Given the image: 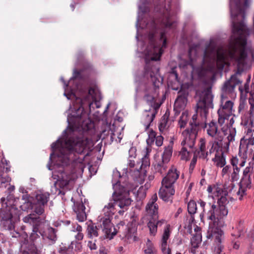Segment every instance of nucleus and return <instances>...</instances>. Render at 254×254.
<instances>
[{"mask_svg": "<svg viewBox=\"0 0 254 254\" xmlns=\"http://www.w3.org/2000/svg\"><path fill=\"white\" fill-rule=\"evenodd\" d=\"M252 175H249L247 177L242 176L239 184V190L237 191L236 194L239 197V199L242 200L244 196L246 195V191L248 189L252 187Z\"/></svg>", "mask_w": 254, "mask_h": 254, "instance_id": "obj_18", "label": "nucleus"}, {"mask_svg": "<svg viewBox=\"0 0 254 254\" xmlns=\"http://www.w3.org/2000/svg\"><path fill=\"white\" fill-rule=\"evenodd\" d=\"M72 181V178L70 175H68L65 172H63L61 174V176L59 177V179L55 182L54 186L52 187V191L58 194L62 193V191L60 189H64L67 188V186Z\"/></svg>", "mask_w": 254, "mask_h": 254, "instance_id": "obj_17", "label": "nucleus"}, {"mask_svg": "<svg viewBox=\"0 0 254 254\" xmlns=\"http://www.w3.org/2000/svg\"><path fill=\"white\" fill-rule=\"evenodd\" d=\"M113 187L114 190L112 194V199L107 205H105L103 211L108 213L109 215L114 214L117 211L118 206L123 210H119L118 213L123 215L124 212L127 210L128 206L132 201L129 197V190L121 186L118 179L121 178L120 173L117 170H114L113 174Z\"/></svg>", "mask_w": 254, "mask_h": 254, "instance_id": "obj_5", "label": "nucleus"}, {"mask_svg": "<svg viewBox=\"0 0 254 254\" xmlns=\"http://www.w3.org/2000/svg\"><path fill=\"white\" fill-rule=\"evenodd\" d=\"M168 163H165L164 161L161 160L157 161L154 164V170L156 172L159 173L160 174H164L167 168V164Z\"/></svg>", "mask_w": 254, "mask_h": 254, "instance_id": "obj_32", "label": "nucleus"}, {"mask_svg": "<svg viewBox=\"0 0 254 254\" xmlns=\"http://www.w3.org/2000/svg\"><path fill=\"white\" fill-rule=\"evenodd\" d=\"M168 127V118L164 116L161 118L159 125V130L162 132L167 129Z\"/></svg>", "mask_w": 254, "mask_h": 254, "instance_id": "obj_39", "label": "nucleus"}, {"mask_svg": "<svg viewBox=\"0 0 254 254\" xmlns=\"http://www.w3.org/2000/svg\"><path fill=\"white\" fill-rule=\"evenodd\" d=\"M73 209L76 213L77 219L79 221L83 222L86 219L85 207L82 201L74 202Z\"/></svg>", "mask_w": 254, "mask_h": 254, "instance_id": "obj_22", "label": "nucleus"}, {"mask_svg": "<svg viewBox=\"0 0 254 254\" xmlns=\"http://www.w3.org/2000/svg\"><path fill=\"white\" fill-rule=\"evenodd\" d=\"M242 225H243V223L241 221H240L239 222V227L238 228V230H239L238 233L237 234H232V235L236 237H241L243 234V232L242 230Z\"/></svg>", "mask_w": 254, "mask_h": 254, "instance_id": "obj_57", "label": "nucleus"}, {"mask_svg": "<svg viewBox=\"0 0 254 254\" xmlns=\"http://www.w3.org/2000/svg\"><path fill=\"white\" fill-rule=\"evenodd\" d=\"M164 19L162 20V25L165 28L173 29L176 26V22L172 20L171 17V12L168 9L164 13Z\"/></svg>", "mask_w": 254, "mask_h": 254, "instance_id": "obj_26", "label": "nucleus"}, {"mask_svg": "<svg viewBox=\"0 0 254 254\" xmlns=\"http://www.w3.org/2000/svg\"><path fill=\"white\" fill-rule=\"evenodd\" d=\"M222 140L214 139L210 140L206 147L205 139L201 138L199 142V150L198 155L202 159L208 160L207 156L212 153H219L222 150Z\"/></svg>", "mask_w": 254, "mask_h": 254, "instance_id": "obj_9", "label": "nucleus"}, {"mask_svg": "<svg viewBox=\"0 0 254 254\" xmlns=\"http://www.w3.org/2000/svg\"><path fill=\"white\" fill-rule=\"evenodd\" d=\"M246 105L247 104L245 101H241L238 107V112L241 113L244 111L246 108Z\"/></svg>", "mask_w": 254, "mask_h": 254, "instance_id": "obj_58", "label": "nucleus"}, {"mask_svg": "<svg viewBox=\"0 0 254 254\" xmlns=\"http://www.w3.org/2000/svg\"><path fill=\"white\" fill-rule=\"evenodd\" d=\"M219 125L217 122L212 120L208 123H205L204 128L208 136L214 139L223 140V136L221 134V130L219 129Z\"/></svg>", "mask_w": 254, "mask_h": 254, "instance_id": "obj_16", "label": "nucleus"}, {"mask_svg": "<svg viewBox=\"0 0 254 254\" xmlns=\"http://www.w3.org/2000/svg\"><path fill=\"white\" fill-rule=\"evenodd\" d=\"M155 144L158 146H161L163 144V137L161 135L156 136L155 139Z\"/></svg>", "mask_w": 254, "mask_h": 254, "instance_id": "obj_56", "label": "nucleus"}, {"mask_svg": "<svg viewBox=\"0 0 254 254\" xmlns=\"http://www.w3.org/2000/svg\"><path fill=\"white\" fill-rule=\"evenodd\" d=\"M242 158V160L241 161V162L239 164L240 166L241 167H244L245 166L246 162V159L247 158V154L245 151V152H244L243 154Z\"/></svg>", "mask_w": 254, "mask_h": 254, "instance_id": "obj_59", "label": "nucleus"}, {"mask_svg": "<svg viewBox=\"0 0 254 254\" xmlns=\"http://www.w3.org/2000/svg\"><path fill=\"white\" fill-rule=\"evenodd\" d=\"M198 203L203 209L200 214V218L201 222L204 221V219L210 221L209 222V228L217 227L219 225L218 219L217 214L216 205L214 203H206L204 201L199 200Z\"/></svg>", "mask_w": 254, "mask_h": 254, "instance_id": "obj_8", "label": "nucleus"}, {"mask_svg": "<svg viewBox=\"0 0 254 254\" xmlns=\"http://www.w3.org/2000/svg\"><path fill=\"white\" fill-rule=\"evenodd\" d=\"M174 185L162 182V187L159 191V197L164 201H172V196L175 194Z\"/></svg>", "mask_w": 254, "mask_h": 254, "instance_id": "obj_20", "label": "nucleus"}, {"mask_svg": "<svg viewBox=\"0 0 254 254\" xmlns=\"http://www.w3.org/2000/svg\"><path fill=\"white\" fill-rule=\"evenodd\" d=\"M13 218V217L11 213H10L9 216L7 218H2L1 221V225L5 230L12 231L14 228Z\"/></svg>", "mask_w": 254, "mask_h": 254, "instance_id": "obj_27", "label": "nucleus"}, {"mask_svg": "<svg viewBox=\"0 0 254 254\" xmlns=\"http://www.w3.org/2000/svg\"><path fill=\"white\" fill-rule=\"evenodd\" d=\"M161 248L163 254L171 253V249L168 247L167 242L161 241Z\"/></svg>", "mask_w": 254, "mask_h": 254, "instance_id": "obj_48", "label": "nucleus"}, {"mask_svg": "<svg viewBox=\"0 0 254 254\" xmlns=\"http://www.w3.org/2000/svg\"><path fill=\"white\" fill-rule=\"evenodd\" d=\"M150 165V162L148 157L145 155L142 158L141 164L139 166V169H142L146 167H148Z\"/></svg>", "mask_w": 254, "mask_h": 254, "instance_id": "obj_49", "label": "nucleus"}, {"mask_svg": "<svg viewBox=\"0 0 254 254\" xmlns=\"http://www.w3.org/2000/svg\"><path fill=\"white\" fill-rule=\"evenodd\" d=\"M25 223H29L30 229L32 232L30 233L29 239L31 241L34 242L40 238V235H42V232L40 229L42 224L39 217H35L34 214H30L23 219Z\"/></svg>", "mask_w": 254, "mask_h": 254, "instance_id": "obj_12", "label": "nucleus"}, {"mask_svg": "<svg viewBox=\"0 0 254 254\" xmlns=\"http://www.w3.org/2000/svg\"><path fill=\"white\" fill-rule=\"evenodd\" d=\"M250 80V77H249L247 79V82L245 83L244 87H242V89L241 88V87H240V89L242 91H245L246 93L249 92Z\"/></svg>", "mask_w": 254, "mask_h": 254, "instance_id": "obj_54", "label": "nucleus"}, {"mask_svg": "<svg viewBox=\"0 0 254 254\" xmlns=\"http://www.w3.org/2000/svg\"><path fill=\"white\" fill-rule=\"evenodd\" d=\"M140 2H142V4H138V9H139V12H138V15L136 21V26L137 28L139 24V14L140 12H141L142 13H145L147 11L148 8L145 5V2H144V1H145V0H140Z\"/></svg>", "mask_w": 254, "mask_h": 254, "instance_id": "obj_38", "label": "nucleus"}, {"mask_svg": "<svg viewBox=\"0 0 254 254\" xmlns=\"http://www.w3.org/2000/svg\"><path fill=\"white\" fill-rule=\"evenodd\" d=\"M93 145L92 140L84 136L59 139L51 145L52 153L50 160L55 155L57 161L61 162L60 165H67L73 163L81 167Z\"/></svg>", "mask_w": 254, "mask_h": 254, "instance_id": "obj_3", "label": "nucleus"}, {"mask_svg": "<svg viewBox=\"0 0 254 254\" xmlns=\"http://www.w3.org/2000/svg\"><path fill=\"white\" fill-rule=\"evenodd\" d=\"M71 231L74 232H77L82 231V227L78 224H73L72 225Z\"/></svg>", "mask_w": 254, "mask_h": 254, "instance_id": "obj_55", "label": "nucleus"}, {"mask_svg": "<svg viewBox=\"0 0 254 254\" xmlns=\"http://www.w3.org/2000/svg\"><path fill=\"white\" fill-rule=\"evenodd\" d=\"M229 200L226 196H221L217 201L218 206L227 207L226 205L228 204Z\"/></svg>", "mask_w": 254, "mask_h": 254, "instance_id": "obj_46", "label": "nucleus"}, {"mask_svg": "<svg viewBox=\"0 0 254 254\" xmlns=\"http://www.w3.org/2000/svg\"><path fill=\"white\" fill-rule=\"evenodd\" d=\"M240 169L238 167L233 168V172L231 174L232 182L237 181L239 179Z\"/></svg>", "mask_w": 254, "mask_h": 254, "instance_id": "obj_44", "label": "nucleus"}, {"mask_svg": "<svg viewBox=\"0 0 254 254\" xmlns=\"http://www.w3.org/2000/svg\"><path fill=\"white\" fill-rule=\"evenodd\" d=\"M153 24L154 28L148 36L149 44L144 51L146 62L144 75L150 78V81L145 84L144 89V99L150 106L148 110L144 111L142 115V123L145 129L150 127L160 106L155 100L159 94L160 81L157 77L159 68L151 65L150 62L160 60L164 51L163 49L166 47L167 41L165 30L157 28L154 21Z\"/></svg>", "mask_w": 254, "mask_h": 254, "instance_id": "obj_2", "label": "nucleus"}, {"mask_svg": "<svg viewBox=\"0 0 254 254\" xmlns=\"http://www.w3.org/2000/svg\"><path fill=\"white\" fill-rule=\"evenodd\" d=\"M117 227L118 228V231L117 230V233L121 234L120 236L125 242L130 243L136 240V237L134 236V230L125 225L124 222H121L117 225Z\"/></svg>", "mask_w": 254, "mask_h": 254, "instance_id": "obj_15", "label": "nucleus"}, {"mask_svg": "<svg viewBox=\"0 0 254 254\" xmlns=\"http://www.w3.org/2000/svg\"><path fill=\"white\" fill-rule=\"evenodd\" d=\"M170 233L171 231L170 230V225H167L164 230L161 241L167 242L170 236Z\"/></svg>", "mask_w": 254, "mask_h": 254, "instance_id": "obj_42", "label": "nucleus"}, {"mask_svg": "<svg viewBox=\"0 0 254 254\" xmlns=\"http://www.w3.org/2000/svg\"><path fill=\"white\" fill-rule=\"evenodd\" d=\"M235 122L234 117H232L229 123V125H223L221 127V131L224 135H227V142H226L225 148L226 150L229 149L230 144L233 142L235 140V136L236 134V128L233 126Z\"/></svg>", "mask_w": 254, "mask_h": 254, "instance_id": "obj_13", "label": "nucleus"}, {"mask_svg": "<svg viewBox=\"0 0 254 254\" xmlns=\"http://www.w3.org/2000/svg\"><path fill=\"white\" fill-rule=\"evenodd\" d=\"M5 164L1 166V170H0V188L5 187L6 183H9L11 181V178L8 176L5 175L3 176L2 173L5 171L8 172L10 171V166L8 165V162L6 160H4Z\"/></svg>", "mask_w": 254, "mask_h": 254, "instance_id": "obj_25", "label": "nucleus"}, {"mask_svg": "<svg viewBox=\"0 0 254 254\" xmlns=\"http://www.w3.org/2000/svg\"><path fill=\"white\" fill-rule=\"evenodd\" d=\"M15 228L12 231H9L10 235L13 238H18L20 236V234L19 232L15 230Z\"/></svg>", "mask_w": 254, "mask_h": 254, "instance_id": "obj_60", "label": "nucleus"}, {"mask_svg": "<svg viewBox=\"0 0 254 254\" xmlns=\"http://www.w3.org/2000/svg\"><path fill=\"white\" fill-rule=\"evenodd\" d=\"M101 99L100 92L96 89L90 88L88 94L82 98H77L76 102H79V106L75 107V112L67 117V122L69 125L72 126L77 129L80 128L83 131L90 129L93 126V124L88 118L87 113L84 111V108L87 105L90 110L93 102H96Z\"/></svg>", "mask_w": 254, "mask_h": 254, "instance_id": "obj_4", "label": "nucleus"}, {"mask_svg": "<svg viewBox=\"0 0 254 254\" xmlns=\"http://www.w3.org/2000/svg\"><path fill=\"white\" fill-rule=\"evenodd\" d=\"M157 200V194H153L145 206L146 215L154 219L158 218V205L156 203Z\"/></svg>", "mask_w": 254, "mask_h": 254, "instance_id": "obj_19", "label": "nucleus"}, {"mask_svg": "<svg viewBox=\"0 0 254 254\" xmlns=\"http://www.w3.org/2000/svg\"><path fill=\"white\" fill-rule=\"evenodd\" d=\"M248 100L250 108L248 111L249 115L248 122L251 125V128L248 129L247 136L251 135L252 130L254 131V91H252L250 92Z\"/></svg>", "mask_w": 254, "mask_h": 254, "instance_id": "obj_21", "label": "nucleus"}, {"mask_svg": "<svg viewBox=\"0 0 254 254\" xmlns=\"http://www.w3.org/2000/svg\"><path fill=\"white\" fill-rule=\"evenodd\" d=\"M45 205L42 204H37L35 203L34 207V212L38 215H41L44 213Z\"/></svg>", "mask_w": 254, "mask_h": 254, "instance_id": "obj_45", "label": "nucleus"}, {"mask_svg": "<svg viewBox=\"0 0 254 254\" xmlns=\"http://www.w3.org/2000/svg\"><path fill=\"white\" fill-rule=\"evenodd\" d=\"M156 137V132L153 130H150L148 133V138L146 140L147 143L151 144L154 141Z\"/></svg>", "mask_w": 254, "mask_h": 254, "instance_id": "obj_47", "label": "nucleus"}, {"mask_svg": "<svg viewBox=\"0 0 254 254\" xmlns=\"http://www.w3.org/2000/svg\"><path fill=\"white\" fill-rule=\"evenodd\" d=\"M234 103L230 100H227V96L224 94L221 96L220 107L218 110V123L220 127L225 123L226 120H228L233 114Z\"/></svg>", "mask_w": 254, "mask_h": 254, "instance_id": "obj_11", "label": "nucleus"}, {"mask_svg": "<svg viewBox=\"0 0 254 254\" xmlns=\"http://www.w3.org/2000/svg\"><path fill=\"white\" fill-rule=\"evenodd\" d=\"M192 53H195V49L193 48V47H190L189 51V56L190 57V61L186 62L184 66H187L188 65H190L192 66V68H193V58L192 57Z\"/></svg>", "mask_w": 254, "mask_h": 254, "instance_id": "obj_43", "label": "nucleus"}, {"mask_svg": "<svg viewBox=\"0 0 254 254\" xmlns=\"http://www.w3.org/2000/svg\"><path fill=\"white\" fill-rule=\"evenodd\" d=\"M249 0H230V10L232 18L233 35L227 50L218 47L213 39H210L204 52L202 68L207 72H214L216 67L223 69L229 62L237 65L235 73L226 81L222 91L224 95L232 93L235 86L240 83L237 75L244 70L247 57V36L249 30L245 21V10L249 6Z\"/></svg>", "mask_w": 254, "mask_h": 254, "instance_id": "obj_1", "label": "nucleus"}, {"mask_svg": "<svg viewBox=\"0 0 254 254\" xmlns=\"http://www.w3.org/2000/svg\"><path fill=\"white\" fill-rule=\"evenodd\" d=\"M186 99L182 96L178 97L175 102V106L180 109H183L185 107Z\"/></svg>", "mask_w": 254, "mask_h": 254, "instance_id": "obj_37", "label": "nucleus"}, {"mask_svg": "<svg viewBox=\"0 0 254 254\" xmlns=\"http://www.w3.org/2000/svg\"><path fill=\"white\" fill-rule=\"evenodd\" d=\"M188 122L187 114L183 113L180 117L178 125L180 128H184Z\"/></svg>", "mask_w": 254, "mask_h": 254, "instance_id": "obj_41", "label": "nucleus"}, {"mask_svg": "<svg viewBox=\"0 0 254 254\" xmlns=\"http://www.w3.org/2000/svg\"><path fill=\"white\" fill-rule=\"evenodd\" d=\"M198 131L195 129H186L182 132L181 145L188 147L190 149H192L194 146L196 138L197 135Z\"/></svg>", "mask_w": 254, "mask_h": 254, "instance_id": "obj_14", "label": "nucleus"}, {"mask_svg": "<svg viewBox=\"0 0 254 254\" xmlns=\"http://www.w3.org/2000/svg\"><path fill=\"white\" fill-rule=\"evenodd\" d=\"M179 175L180 172L176 168L172 167L169 170L167 175L163 179L162 182L167 183L170 185H174Z\"/></svg>", "mask_w": 254, "mask_h": 254, "instance_id": "obj_23", "label": "nucleus"}, {"mask_svg": "<svg viewBox=\"0 0 254 254\" xmlns=\"http://www.w3.org/2000/svg\"><path fill=\"white\" fill-rule=\"evenodd\" d=\"M196 161H197V157L194 155L192 159H191L190 163V168H189L190 172H192V171L193 170V169L195 167V164L196 163Z\"/></svg>", "mask_w": 254, "mask_h": 254, "instance_id": "obj_52", "label": "nucleus"}, {"mask_svg": "<svg viewBox=\"0 0 254 254\" xmlns=\"http://www.w3.org/2000/svg\"><path fill=\"white\" fill-rule=\"evenodd\" d=\"M32 203L30 201L23 202V204L20 206L21 209L23 211H27L32 208Z\"/></svg>", "mask_w": 254, "mask_h": 254, "instance_id": "obj_50", "label": "nucleus"}, {"mask_svg": "<svg viewBox=\"0 0 254 254\" xmlns=\"http://www.w3.org/2000/svg\"><path fill=\"white\" fill-rule=\"evenodd\" d=\"M145 254H156V250L151 244L147 245V248L144 249Z\"/></svg>", "mask_w": 254, "mask_h": 254, "instance_id": "obj_51", "label": "nucleus"}, {"mask_svg": "<svg viewBox=\"0 0 254 254\" xmlns=\"http://www.w3.org/2000/svg\"><path fill=\"white\" fill-rule=\"evenodd\" d=\"M212 161L214 162L216 165L222 168L226 164L225 157L223 151H221L219 153H215V157L212 159Z\"/></svg>", "mask_w": 254, "mask_h": 254, "instance_id": "obj_31", "label": "nucleus"}, {"mask_svg": "<svg viewBox=\"0 0 254 254\" xmlns=\"http://www.w3.org/2000/svg\"><path fill=\"white\" fill-rule=\"evenodd\" d=\"M104 215L101 214L98 216V226L91 223L88 225L87 228V235L89 238H96L99 236L100 228L102 229V232L104 234L105 238L112 239L117 234V229L113 227L111 222V217L114 214L109 215L108 213L103 211Z\"/></svg>", "mask_w": 254, "mask_h": 254, "instance_id": "obj_6", "label": "nucleus"}, {"mask_svg": "<svg viewBox=\"0 0 254 254\" xmlns=\"http://www.w3.org/2000/svg\"><path fill=\"white\" fill-rule=\"evenodd\" d=\"M216 210L219 224L226 218L228 213V210L227 207L219 206L218 205H216Z\"/></svg>", "mask_w": 254, "mask_h": 254, "instance_id": "obj_29", "label": "nucleus"}, {"mask_svg": "<svg viewBox=\"0 0 254 254\" xmlns=\"http://www.w3.org/2000/svg\"><path fill=\"white\" fill-rule=\"evenodd\" d=\"M206 237L212 242L211 249L213 254H224L222 253L224 233L220 228L210 227L208 229Z\"/></svg>", "mask_w": 254, "mask_h": 254, "instance_id": "obj_10", "label": "nucleus"}, {"mask_svg": "<svg viewBox=\"0 0 254 254\" xmlns=\"http://www.w3.org/2000/svg\"><path fill=\"white\" fill-rule=\"evenodd\" d=\"M125 174L126 175L127 174H129L131 176H132L133 179L139 183L140 184H142L143 182V180L142 179V176H140V172L138 169L137 168L136 170L133 171L131 169L126 168Z\"/></svg>", "mask_w": 254, "mask_h": 254, "instance_id": "obj_30", "label": "nucleus"}, {"mask_svg": "<svg viewBox=\"0 0 254 254\" xmlns=\"http://www.w3.org/2000/svg\"><path fill=\"white\" fill-rule=\"evenodd\" d=\"M165 222L164 219L158 220L150 218L149 222L147 223V227L149 230L150 234L152 236L156 235L157 232V227L161 226Z\"/></svg>", "mask_w": 254, "mask_h": 254, "instance_id": "obj_24", "label": "nucleus"}, {"mask_svg": "<svg viewBox=\"0 0 254 254\" xmlns=\"http://www.w3.org/2000/svg\"><path fill=\"white\" fill-rule=\"evenodd\" d=\"M134 159L128 158L127 166L130 168H133L135 166Z\"/></svg>", "mask_w": 254, "mask_h": 254, "instance_id": "obj_63", "label": "nucleus"}, {"mask_svg": "<svg viewBox=\"0 0 254 254\" xmlns=\"http://www.w3.org/2000/svg\"><path fill=\"white\" fill-rule=\"evenodd\" d=\"M230 168H231V167L228 165L224 167L223 168L222 171V175L223 176L225 175H226V174H227L229 172Z\"/></svg>", "mask_w": 254, "mask_h": 254, "instance_id": "obj_64", "label": "nucleus"}, {"mask_svg": "<svg viewBox=\"0 0 254 254\" xmlns=\"http://www.w3.org/2000/svg\"><path fill=\"white\" fill-rule=\"evenodd\" d=\"M197 210L196 203L193 200H190L188 204V212L190 214H194Z\"/></svg>", "mask_w": 254, "mask_h": 254, "instance_id": "obj_40", "label": "nucleus"}, {"mask_svg": "<svg viewBox=\"0 0 254 254\" xmlns=\"http://www.w3.org/2000/svg\"><path fill=\"white\" fill-rule=\"evenodd\" d=\"M213 95L209 88L204 89L201 93L199 99L197 103L196 113L194 114L190 122L189 129L198 131L200 122L198 120V114L202 118L206 119L209 108H213Z\"/></svg>", "mask_w": 254, "mask_h": 254, "instance_id": "obj_7", "label": "nucleus"}, {"mask_svg": "<svg viewBox=\"0 0 254 254\" xmlns=\"http://www.w3.org/2000/svg\"><path fill=\"white\" fill-rule=\"evenodd\" d=\"M128 158L135 159L136 158V149L135 147H131L128 151Z\"/></svg>", "mask_w": 254, "mask_h": 254, "instance_id": "obj_53", "label": "nucleus"}, {"mask_svg": "<svg viewBox=\"0 0 254 254\" xmlns=\"http://www.w3.org/2000/svg\"><path fill=\"white\" fill-rule=\"evenodd\" d=\"M46 235L48 239L53 242H55L57 240V236L55 230L52 227L48 228Z\"/></svg>", "mask_w": 254, "mask_h": 254, "instance_id": "obj_36", "label": "nucleus"}, {"mask_svg": "<svg viewBox=\"0 0 254 254\" xmlns=\"http://www.w3.org/2000/svg\"><path fill=\"white\" fill-rule=\"evenodd\" d=\"M201 236L198 233L194 235L190 240L191 245L192 246L191 249L198 248L199 245L201 242Z\"/></svg>", "mask_w": 254, "mask_h": 254, "instance_id": "obj_35", "label": "nucleus"}, {"mask_svg": "<svg viewBox=\"0 0 254 254\" xmlns=\"http://www.w3.org/2000/svg\"><path fill=\"white\" fill-rule=\"evenodd\" d=\"M192 149H190L188 147L182 146L180 151L181 159L183 160H188L190 157L191 151Z\"/></svg>", "mask_w": 254, "mask_h": 254, "instance_id": "obj_34", "label": "nucleus"}, {"mask_svg": "<svg viewBox=\"0 0 254 254\" xmlns=\"http://www.w3.org/2000/svg\"><path fill=\"white\" fill-rule=\"evenodd\" d=\"M50 194L48 192H39L36 195V202L37 204L45 205L49 199Z\"/></svg>", "mask_w": 254, "mask_h": 254, "instance_id": "obj_28", "label": "nucleus"}, {"mask_svg": "<svg viewBox=\"0 0 254 254\" xmlns=\"http://www.w3.org/2000/svg\"><path fill=\"white\" fill-rule=\"evenodd\" d=\"M74 237L77 241H81L83 238L84 235L82 233V231H79L77 232V234L75 235Z\"/></svg>", "mask_w": 254, "mask_h": 254, "instance_id": "obj_61", "label": "nucleus"}, {"mask_svg": "<svg viewBox=\"0 0 254 254\" xmlns=\"http://www.w3.org/2000/svg\"><path fill=\"white\" fill-rule=\"evenodd\" d=\"M172 154V148L170 146L165 147L162 155L161 160L165 163H169Z\"/></svg>", "mask_w": 254, "mask_h": 254, "instance_id": "obj_33", "label": "nucleus"}, {"mask_svg": "<svg viewBox=\"0 0 254 254\" xmlns=\"http://www.w3.org/2000/svg\"><path fill=\"white\" fill-rule=\"evenodd\" d=\"M231 164L233 166V168L238 167V159L236 157H233L231 160Z\"/></svg>", "mask_w": 254, "mask_h": 254, "instance_id": "obj_62", "label": "nucleus"}]
</instances>
